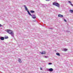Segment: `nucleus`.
Returning <instances> with one entry per match:
<instances>
[{"label": "nucleus", "instance_id": "nucleus-16", "mask_svg": "<svg viewBox=\"0 0 73 73\" xmlns=\"http://www.w3.org/2000/svg\"><path fill=\"white\" fill-rule=\"evenodd\" d=\"M48 65H52V63H49L48 64Z\"/></svg>", "mask_w": 73, "mask_h": 73}, {"label": "nucleus", "instance_id": "nucleus-13", "mask_svg": "<svg viewBox=\"0 0 73 73\" xmlns=\"http://www.w3.org/2000/svg\"><path fill=\"white\" fill-rule=\"evenodd\" d=\"M4 38H5V39H7V38H8V37L5 36V37H4Z\"/></svg>", "mask_w": 73, "mask_h": 73}, {"label": "nucleus", "instance_id": "nucleus-5", "mask_svg": "<svg viewBox=\"0 0 73 73\" xmlns=\"http://www.w3.org/2000/svg\"><path fill=\"white\" fill-rule=\"evenodd\" d=\"M47 71H49V72H53V69L52 68H50V69H47Z\"/></svg>", "mask_w": 73, "mask_h": 73}, {"label": "nucleus", "instance_id": "nucleus-8", "mask_svg": "<svg viewBox=\"0 0 73 73\" xmlns=\"http://www.w3.org/2000/svg\"><path fill=\"white\" fill-rule=\"evenodd\" d=\"M41 53L42 54H45V52L43 51L42 52H41Z\"/></svg>", "mask_w": 73, "mask_h": 73}, {"label": "nucleus", "instance_id": "nucleus-12", "mask_svg": "<svg viewBox=\"0 0 73 73\" xmlns=\"http://www.w3.org/2000/svg\"><path fill=\"white\" fill-rule=\"evenodd\" d=\"M30 12H31V13H35V11H33V10H31L30 11Z\"/></svg>", "mask_w": 73, "mask_h": 73}, {"label": "nucleus", "instance_id": "nucleus-20", "mask_svg": "<svg viewBox=\"0 0 73 73\" xmlns=\"http://www.w3.org/2000/svg\"><path fill=\"white\" fill-rule=\"evenodd\" d=\"M46 1H50V0H45Z\"/></svg>", "mask_w": 73, "mask_h": 73}, {"label": "nucleus", "instance_id": "nucleus-2", "mask_svg": "<svg viewBox=\"0 0 73 73\" xmlns=\"http://www.w3.org/2000/svg\"><path fill=\"white\" fill-rule=\"evenodd\" d=\"M53 5H55L58 7H60V4L57 2H54L53 3Z\"/></svg>", "mask_w": 73, "mask_h": 73}, {"label": "nucleus", "instance_id": "nucleus-3", "mask_svg": "<svg viewBox=\"0 0 73 73\" xmlns=\"http://www.w3.org/2000/svg\"><path fill=\"white\" fill-rule=\"evenodd\" d=\"M30 16H32V19H35L36 18V15H35V14L33 15H32L30 13H29V14Z\"/></svg>", "mask_w": 73, "mask_h": 73}, {"label": "nucleus", "instance_id": "nucleus-6", "mask_svg": "<svg viewBox=\"0 0 73 73\" xmlns=\"http://www.w3.org/2000/svg\"><path fill=\"white\" fill-rule=\"evenodd\" d=\"M0 39L1 40H4V37L2 36L0 37Z\"/></svg>", "mask_w": 73, "mask_h": 73}, {"label": "nucleus", "instance_id": "nucleus-17", "mask_svg": "<svg viewBox=\"0 0 73 73\" xmlns=\"http://www.w3.org/2000/svg\"><path fill=\"white\" fill-rule=\"evenodd\" d=\"M44 57H45V58H48V57H47V56H44Z\"/></svg>", "mask_w": 73, "mask_h": 73}, {"label": "nucleus", "instance_id": "nucleus-11", "mask_svg": "<svg viewBox=\"0 0 73 73\" xmlns=\"http://www.w3.org/2000/svg\"><path fill=\"white\" fill-rule=\"evenodd\" d=\"M68 3H70V5H72V6H73V5L71 3L72 2H71L70 1H68Z\"/></svg>", "mask_w": 73, "mask_h": 73}, {"label": "nucleus", "instance_id": "nucleus-15", "mask_svg": "<svg viewBox=\"0 0 73 73\" xmlns=\"http://www.w3.org/2000/svg\"><path fill=\"white\" fill-rule=\"evenodd\" d=\"M64 51H66V50H67V49L65 48L64 49Z\"/></svg>", "mask_w": 73, "mask_h": 73}, {"label": "nucleus", "instance_id": "nucleus-7", "mask_svg": "<svg viewBox=\"0 0 73 73\" xmlns=\"http://www.w3.org/2000/svg\"><path fill=\"white\" fill-rule=\"evenodd\" d=\"M58 17H64V16H63L61 14H58Z\"/></svg>", "mask_w": 73, "mask_h": 73}, {"label": "nucleus", "instance_id": "nucleus-10", "mask_svg": "<svg viewBox=\"0 0 73 73\" xmlns=\"http://www.w3.org/2000/svg\"><path fill=\"white\" fill-rule=\"evenodd\" d=\"M56 55H57V56H60V53L57 52L56 53Z\"/></svg>", "mask_w": 73, "mask_h": 73}, {"label": "nucleus", "instance_id": "nucleus-19", "mask_svg": "<svg viewBox=\"0 0 73 73\" xmlns=\"http://www.w3.org/2000/svg\"><path fill=\"white\" fill-rule=\"evenodd\" d=\"M2 26V25H1V24H0V27H1Z\"/></svg>", "mask_w": 73, "mask_h": 73}, {"label": "nucleus", "instance_id": "nucleus-9", "mask_svg": "<svg viewBox=\"0 0 73 73\" xmlns=\"http://www.w3.org/2000/svg\"><path fill=\"white\" fill-rule=\"evenodd\" d=\"M18 61L19 62H20V63H21V62H22L21 61V59L20 58L19 59V60Z\"/></svg>", "mask_w": 73, "mask_h": 73}, {"label": "nucleus", "instance_id": "nucleus-21", "mask_svg": "<svg viewBox=\"0 0 73 73\" xmlns=\"http://www.w3.org/2000/svg\"><path fill=\"white\" fill-rule=\"evenodd\" d=\"M49 29H52V28H49Z\"/></svg>", "mask_w": 73, "mask_h": 73}, {"label": "nucleus", "instance_id": "nucleus-1", "mask_svg": "<svg viewBox=\"0 0 73 73\" xmlns=\"http://www.w3.org/2000/svg\"><path fill=\"white\" fill-rule=\"evenodd\" d=\"M6 31L7 32V33H8L10 34L12 37H14V33H13V32L12 31L10 30H6Z\"/></svg>", "mask_w": 73, "mask_h": 73}, {"label": "nucleus", "instance_id": "nucleus-14", "mask_svg": "<svg viewBox=\"0 0 73 73\" xmlns=\"http://www.w3.org/2000/svg\"><path fill=\"white\" fill-rule=\"evenodd\" d=\"M70 12L71 13H73V10H70Z\"/></svg>", "mask_w": 73, "mask_h": 73}, {"label": "nucleus", "instance_id": "nucleus-4", "mask_svg": "<svg viewBox=\"0 0 73 73\" xmlns=\"http://www.w3.org/2000/svg\"><path fill=\"white\" fill-rule=\"evenodd\" d=\"M24 7L25 8V10H26V11H27V12L28 13V14H29V13H30V12H29V11H28V8H27V7L26 6V5H24Z\"/></svg>", "mask_w": 73, "mask_h": 73}, {"label": "nucleus", "instance_id": "nucleus-18", "mask_svg": "<svg viewBox=\"0 0 73 73\" xmlns=\"http://www.w3.org/2000/svg\"><path fill=\"white\" fill-rule=\"evenodd\" d=\"M64 20L65 21V22H66V21L65 19H64Z\"/></svg>", "mask_w": 73, "mask_h": 73}, {"label": "nucleus", "instance_id": "nucleus-22", "mask_svg": "<svg viewBox=\"0 0 73 73\" xmlns=\"http://www.w3.org/2000/svg\"><path fill=\"white\" fill-rule=\"evenodd\" d=\"M42 68H40V70H42Z\"/></svg>", "mask_w": 73, "mask_h": 73}]
</instances>
